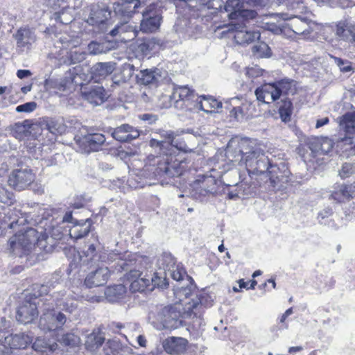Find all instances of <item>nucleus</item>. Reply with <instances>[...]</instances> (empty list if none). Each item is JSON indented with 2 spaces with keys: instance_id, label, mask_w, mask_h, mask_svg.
Listing matches in <instances>:
<instances>
[{
  "instance_id": "9d476101",
  "label": "nucleus",
  "mask_w": 355,
  "mask_h": 355,
  "mask_svg": "<svg viewBox=\"0 0 355 355\" xmlns=\"http://www.w3.org/2000/svg\"><path fill=\"white\" fill-rule=\"evenodd\" d=\"M217 192V181L211 175L199 176L191 184L190 196L199 200Z\"/></svg>"
},
{
  "instance_id": "2eb2a0df",
  "label": "nucleus",
  "mask_w": 355,
  "mask_h": 355,
  "mask_svg": "<svg viewBox=\"0 0 355 355\" xmlns=\"http://www.w3.org/2000/svg\"><path fill=\"white\" fill-rule=\"evenodd\" d=\"M35 180V175L31 168L14 170L9 176L8 184L15 189L21 191L26 189Z\"/></svg>"
},
{
  "instance_id": "09e8293b",
  "label": "nucleus",
  "mask_w": 355,
  "mask_h": 355,
  "mask_svg": "<svg viewBox=\"0 0 355 355\" xmlns=\"http://www.w3.org/2000/svg\"><path fill=\"white\" fill-rule=\"evenodd\" d=\"M148 277L150 278V286H152V288H149V290L152 291L154 287L163 288L166 286L165 279H162V277L154 272L153 267L148 269Z\"/></svg>"
},
{
  "instance_id": "aec40b11",
  "label": "nucleus",
  "mask_w": 355,
  "mask_h": 355,
  "mask_svg": "<svg viewBox=\"0 0 355 355\" xmlns=\"http://www.w3.org/2000/svg\"><path fill=\"white\" fill-rule=\"evenodd\" d=\"M105 141V137L101 133H92L85 135L79 141V146L84 153L98 151Z\"/></svg>"
},
{
  "instance_id": "bb28decb",
  "label": "nucleus",
  "mask_w": 355,
  "mask_h": 355,
  "mask_svg": "<svg viewBox=\"0 0 355 355\" xmlns=\"http://www.w3.org/2000/svg\"><path fill=\"white\" fill-rule=\"evenodd\" d=\"M188 341L182 337H168L163 341L162 345L168 354H178L185 351Z\"/></svg>"
},
{
  "instance_id": "37998d69",
  "label": "nucleus",
  "mask_w": 355,
  "mask_h": 355,
  "mask_svg": "<svg viewBox=\"0 0 355 355\" xmlns=\"http://www.w3.org/2000/svg\"><path fill=\"white\" fill-rule=\"evenodd\" d=\"M80 67L77 66L73 69H69L66 73V76L67 77V82H69V89H71V87L75 85H82V78L81 75L79 74Z\"/></svg>"
},
{
  "instance_id": "338daca9",
  "label": "nucleus",
  "mask_w": 355,
  "mask_h": 355,
  "mask_svg": "<svg viewBox=\"0 0 355 355\" xmlns=\"http://www.w3.org/2000/svg\"><path fill=\"white\" fill-rule=\"evenodd\" d=\"M244 115L243 110L240 106L234 107L230 111V116L237 121L242 120L244 118Z\"/></svg>"
},
{
  "instance_id": "052dcab7",
  "label": "nucleus",
  "mask_w": 355,
  "mask_h": 355,
  "mask_svg": "<svg viewBox=\"0 0 355 355\" xmlns=\"http://www.w3.org/2000/svg\"><path fill=\"white\" fill-rule=\"evenodd\" d=\"M355 171V166L351 163H345L343 164L339 171V175L342 178L349 177Z\"/></svg>"
},
{
  "instance_id": "49530a36",
  "label": "nucleus",
  "mask_w": 355,
  "mask_h": 355,
  "mask_svg": "<svg viewBox=\"0 0 355 355\" xmlns=\"http://www.w3.org/2000/svg\"><path fill=\"white\" fill-rule=\"evenodd\" d=\"M19 238L17 234L12 236L8 242V248L9 253L22 257L24 253V250L21 249V245H19Z\"/></svg>"
},
{
  "instance_id": "8fccbe9b",
  "label": "nucleus",
  "mask_w": 355,
  "mask_h": 355,
  "mask_svg": "<svg viewBox=\"0 0 355 355\" xmlns=\"http://www.w3.org/2000/svg\"><path fill=\"white\" fill-rule=\"evenodd\" d=\"M34 293L35 296L34 299H36V302H40V305L43 307V303H47V299H38L39 297H42L44 295H47L49 292V286L48 285H35L34 288Z\"/></svg>"
},
{
  "instance_id": "39448f33",
  "label": "nucleus",
  "mask_w": 355,
  "mask_h": 355,
  "mask_svg": "<svg viewBox=\"0 0 355 355\" xmlns=\"http://www.w3.org/2000/svg\"><path fill=\"white\" fill-rule=\"evenodd\" d=\"M185 161H178L175 157L166 153L157 161L155 176L161 178H174L183 174L186 170Z\"/></svg>"
},
{
  "instance_id": "4be33fe9",
  "label": "nucleus",
  "mask_w": 355,
  "mask_h": 355,
  "mask_svg": "<svg viewBox=\"0 0 355 355\" xmlns=\"http://www.w3.org/2000/svg\"><path fill=\"white\" fill-rule=\"evenodd\" d=\"M110 275V271L107 266H98L87 275L85 284L89 288L103 286L107 283Z\"/></svg>"
},
{
  "instance_id": "6ab92c4d",
  "label": "nucleus",
  "mask_w": 355,
  "mask_h": 355,
  "mask_svg": "<svg viewBox=\"0 0 355 355\" xmlns=\"http://www.w3.org/2000/svg\"><path fill=\"white\" fill-rule=\"evenodd\" d=\"M230 30L235 32L234 37L239 44H249L260 38V33L258 31H249L242 24H232Z\"/></svg>"
},
{
  "instance_id": "2f4dec72",
  "label": "nucleus",
  "mask_w": 355,
  "mask_h": 355,
  "mask_svg": "<svg viewBox=\"0 0 355 355\" xmlns=\"http://www.w3.org/2000/svg\"><path fill=\"white\" fill-rule=\"evenodd\" d=\"M44 86L46 91L55 94L69 89L66 75L61 78H48L44 81Z\"/></svg>"
},
{
  "instance_id": "c9c22d12",
  "label": "nucleus",
  "mask_w": 355,
  "mask_h": 355,
  "mask_svg": "<svg viewBox=\"0 0 355 355\" xmlns=\"http://www.w3.org/2000/svg\"><path fill=\"white\" fill-rule=\"evenodd\" d=\"M92 220L89 218L85 221H76L74 226L70 230L71 237L75 239H81L87 235L90 231Z\"/></svg>"
},
{
  "instance_id": "6e6552de",
  "label": "nucleus",
  "mask_w": 355,
  "mask_h": 355,
  "mask_svg": "<svg viewBox=\"0 0 355 355\" xmlns=\"http://www.w3.org/2000/svg\"><path fill=\"white\" fill-rule=\"evenodd\" d=\"M173 106L179 110L194 111L196 100L200 97L187 85H174L172 92Z\"/></svg>"
},
{
  "instance_id": "473e14b6",
  "label": "nucleus",
  "mask_w": 355,
  "mask_h": 355,
  "mask_svg": "<svg viewBox=\"0 0 355 355\" xmlns=\"http://www.w3.org/2000/svg\"><path fill=\"white\" fill-rule=\"evenodd\" d=\"M161 77L160 71L158 69L141 70L137 75V83L148 85L156 83Z\"/></svg>"
},
{
  "instance_id": "c756f323",
  "label": "nucleus",
  "mask_w": 355,
  "mask_h": 355,
  "mask_svg": "<svg viewBox=\"0 0 355 355\" xmlns=\"http://www.w3.org/2000/svg\"><path fill=\"white\" fill-rule=\"evenodd\" d=\"M115 68V63L112 62H97L91 68L93 78L103 79L111 74Z\"/></svg>"
},
{
  "instance_id": "dca6fc26",
  "label": "nucleus",
  "mask_w": 355,
  "mask_h": 355,
  "mask_svg": "<svg viewBox=\"0 0 355 355\" xmlns=\"http://www.w3.org/2000/svg\"><path fill=\"white\" fill-rule=\"evenodd\" d=\"M224 9L229 12L228 17L231 19H237L239 17L254 19L257 16L254 10L244 8V0H227Z\"/></svg>"
},
{
  "instance_id": "423d86ee",
  "label": "nucleus",
  "mask_w": 355,
  "mask_h": 355,
  "mask_svg": "<svg viewBox=\"0 0 355 355\" xmlns=\"http://www.w3.org/2000/svg\"><path fill=\"white\" fill-rule=\"evenodd\" d=\"M42 314L39 321V327L44 331H52L62 329L66 323L67 317L60 311H55L51 303H43Z\"/></svg>"
},
{
  "instance_id": "20e7f679",
  "label": "nucleus",
  "mask_w": 355,
  "mask_h": 355,
  "mask_svg": "<svg viewBox=\"0 0 355 355\" xmlns=\"http://www.w3.org/2000/svg\"><path fill=\"white\" fill-rule=\"evenodd\" d=\"M297 92L296 81L290 78H283L270 83H266L255 90L259 101L270 103L278 100L281 96L294 95Z\"/></svg>"
},
{
  "instance_id": "774afa93",
  "label": "nucleus",
  "mask_w": 355,
  "mask_h": 355,
  "mask_svg": "<svg viewBox=\"0 0 355 355\" xmlns=\"http://www.w3.org/2000/svg\"><path fill=\"white\" fill-rule=\"evenodd\" d=\"M318 143H320V138H314L309 144L310 150L314 154H321L320 146Z\"/></svg>"
},
{
  "instance_id": "a18cd8bd",
  "label": "nucleus",
  "mask_w": 355,
  "mask_h": 355,
  "mask_svg": "<svg viewBox=\"0 0 355 355\" xmlns=\"http://www.w3.org/2000/svg\"><path fill=\"white\" fill-rule=\"evenodd\" d=\"M166 275L171 276L174 280L177 282H180L183 280L184 277L188 279V280L191 279V278L188 276L185 272V270L179 265L175 264L171 268H168L165 272Z\"/></svg>"
},
{
  "instance_id": "9b49d317",
  "label": "nucleus",
  "mask_w": 355,
  "mask_h": 355,
  "mask_svg": "<svg viewBox=\"0 0 355 355\" xmlns=\"http://www.w3.org/2000/svg\"><path fill=\"white\" fill-rule=\"evenodd\" d=\"M32 341V337L24 333L11 334L0 339V355H13L14 349H25Z\"/></svg>"
},
{
  "instance_id": "58836bf2",
  "label": "nucleus",
  "mask_w": 355,
  "mask_h": 355,
  "mask_svg": "<svg viewBox=\"0 0 355 355\" xmlns=\"http://www.w3.org/2000/svg\"><path fill=\"white\" fill-rule=\"evenodd\" d=\"M33 349L37 352H45L47 351L53 352L58 348V344L55 342H50L42 338H37L33 343Z\"/></svg>"
},
{
  "instance_id": "864d4df0",
  "label": "nucleus",
  "mask_w": 355,
  "mask_h": 355,
  "mask_svg": "<svg viewBox=\"0 0 355 355\" xmlns=\"http://www.w3.org/2000/svg\"><path fill=\"white\" fill-rule=\"evenodd\" d=\"M48 131L53 135L62 134L65 130V127L60 123L55 121H50L46 124Z\"/></svg>"
},
{
  "instance_id": "79ce46f5",
  "label": "nucleus",
  "mask_w": 355,
  "mask_h": 355,
  "mask_svg": "<svg viewBox=\"0 0 355 355\" xmlns=\"http://www.w3.org/2000/svg\"><path fill=\"white\" fill-rule=\"evenodd\" d=\"M121 34L125 36L122 38L124 40H132L137 36L138 31L136 29V26L129 24L128 21L124 20L123 22L119 24Z\"/></svg>"
},
{
  "instance_id": "72a5a7b5",
  "label": "nucleus",
  "mask_w": 355,
  "mask_h": 355,
  "mask_svg": "<svg viewBox=\"0 0 355 355\" xmlns=\"http://www.w3.org/2000/svg\"><path fill=\"white\" fill-rule=\"evenodd\" d=\"M162 44V41L157 37L148 38L137 45L136 51L141 53L142 56L147 55L150 51L156 50L157 47H160Z\"/></svg>"
},
{
  "instance_id": "f257e3e1",
  "label": "nucleus",
  "mask_w": 355,
  "mask_h": 355,
  "mask_svg": "<svg viewBox=\"0 0 355 355\" xmlns=\"http://www.w3.org/2000/svg\"><path fill=\"white\" fill-rule=\"evenodd\" d=\"M193 285L182 286L175 291L180 302L161 308L152 324L157 330H174L186 325L184 319L200 320L202 304L200 298L192 295Z\"/></svg>"
},
{
  "instance_id": "0eeeda50",
  "label": "nucleus",
  "mask_w": 355,
  "mask_h": 355,
  "mask_svg": "<svg viewBox=\"0 0 355 355\" xmlns=\"http://www.w3.org/2000/svg\"><path fill=\"white\" fill-rule=\"evenodd\" d=\"M265 173L268 177V187L272 190L286 189L291 180V173L284 162L273 164L270 162Z\"/></svg>"
},
{
  "instance_id": "ddd939ff",
  "label": "nucleus",
  "mask_w": 355,
  "mask_h": 355,
  "mask_svg": "<svg viewBox=\"0 0 355 355\" xmlns=\"http://www.w3.org/2000/svg\"><path fill=\"white\" fill-rule=\"evenodd\" d=\"M19 238V245H21V249L24 250V253H28L35 245L40 249L46 250L45 245L46 236L39 234L38 232L33 229L29 228L24 233L17 234Z\"/></svg>"
},
{
  "instance_id": "6e6d98bb",
  "label": "nucleus",
  "mask_w": 355,
  "mask_h": 355,
  "mask_svg": "<svg viewBox=\"0 0 355 355\" xmlns=\"http://www.w3.org/2000/svg\"><path fill=\"white\" fill-rule=\"evenodd\" d=\"M104 337L95 334H92L88 337L87 345H89V343H92L91 348L92 349H95L100 347L104 343Z\"/></svg>"
},
{
  "instance_id": "5fc2aeb1",
  "label": "nucleus",
  "mask_w": 355,
  "mask_h": 355,
  "mask_svg": "<svg viewBox=\"0 0 355 355\" xmlns=\"http://www.w3.org/2000/svg\"><path fill=\"white\" fill-rule=\"evenodd\" d=\"M13 194L3 184H0V202L3 204L12 203Z\"/></svg>"
},
{
  "instance_id": "b1692460",
  "label": "nucleus",
  "mask_w": 355,
  "mask_h": 355,
  "mask_svg": "<svg viewBox=\"0 0 355 355\" xmlns=\"http://www.w3.org/2000/svg\"><path fill=\"white\" fill-rule=\"evenodd\" d=\"M143 19L141 21L140 29L144 33H151L157 30L160 25V17L155 12L142 10Z\"/></svg>"
},
{
  "instance_id": "5701e85b",
  "label": "nucleus",
  "mask_w": 355,
  "mask_h": 355,
  "mask_svg": "<svg viewBox=\"0 0 355 355\" xmlns=\"http://www.w3.org/2000/svg\"><path fill=\"white\" fill-rule=\"evenodd\" d=\"M112 137L121 142H128L139 137V132L133 126L123 124L114 128L111 133Z\"/></svg>"
},
{
  "instance_id": "f03ea898",
  "label": "nucleus",
  "mask_w": 355,
  "mask_h": 355,
  "mask_svg": "<svg viewBox=\"0 0 355 355\" xmlns=\"http://www.w3.org/2000/svg\"><path fill=\"white\" fill-rule=\"evenodd\" d=\"M233 143L234 141L229 143L226 150L227 157L232 162L245 166L250 175L265 174L270 161L259 144L245 138L241 139L233 149Z\"/></svg>"
},
{
  "instance_id": "a211bd4d",
  "label": "nucleus",
  "mask_w": 355,
  "mask_h": 355,
  "mask_svg": "<svg viewBox=\"0 0 355 355\" xmlns=\"http://www.w3.org/2000/svg\"><path fill=\"white\" fill-rule=\"evenodd\" d=\"M143 6L139 0H119L114 3V12L123 20L130 19L135 12H139Z\"/></svg>"
},
{
  "instance_id": "393cba45",
  "label": "nucleus",
  "mask_w": 355,
  "mask_h": 355,
  "mask_svg": "<svg viewBox=\"0 0 355 355\" xmlns=\"http://www.w3.org/2000/svg\"><path fill=\"white\" fill-rule=\"evenodd\" d=\"M336 35L341 40L349 43L355 42V24L348 21H340L337 23L335 30Z\"/></svg>"
},
{
  "instance_id": "13d9d810",
  "label": "nucleus",
  "mask_w": 355,
  "mask_h": 355,
  "mask_svg": "<svg viewBox=\"0 0 355 355\" xmlns=\"http://www.w3.org/2000/svg\"><path fill=\"white\" fill-rule=\"evenodd\" d=\"M78 340V337L73 334H66L63 335L61 340H58V341L65 346H74L77 344Z\"/></svg>"
},
{
  "instance_id": "bf43d9fd",
  "label": "nucleus",
  "mask_w": 355,
  "mask_h": 355,
  "mask_svg": "<svg viewBox=\"0 0 355 355\" xmlns=\"http://www.w3.org/2000/svg\"><path fill=\"white\" fill-rule=\"evenodd\" d=\"M318 144L320 146L321 154L328 153L331 150L334 146L333 141L328 137L320 138V143Z\"/></svg>"
},
{
  "instance_id": "0e129e2a",
  "label": "nucleus",
  "mask_w": 355,
  "mask_h": 355,
  "mask_svg": "<svg viewBox=\"0 0 355 355\" xmlns=\"http://www.w3.org/2000/svg\"><path fill=\"white\" fill-rule=\"evenodd\" d=\"M37 107V103L34 101L28 102L24 104L18 105L16 107L17 112H31Z\"/></svg>"
},
{
  "instance_id": "a878e982",
  "label": "nucleus",
  "mask_w": 355,
  "mask_h": 355,
  "mask_svg": "<svg viewBox=\"0 0 355 355\" xmlns=\"http://www.w3.org/2000/svg\"><path fill=\"white\" fill-rule=\"evenodd\" d=\"M56 308L72 313L76 308L75 297L71 291H61L55 296Z\"/></svg>"
},
{
  "instance_id": "f3484780",
  "label": "nucleus",
  "mask_w": 355,
  "mask_h": 355,
  "mask_svg": "<svg viewBox=\"0 0 355 355\" xmlns=\"http://www.w3.org/2000/svg\"><path fill=\"white\" fill-rule=\"evenodd\" d=\"M16 41L17 49L23 51L24 49H30L37 40V35L33 28L27 26H21L12 35Z\"/></svg>"
},
{
  "instance_id": "c85d7f7f",
  "label": "nucleus",
  "mask_w": 355,
  "mask_h": 355,
  "mask_svg": "<svg viewBox=\"0 0 355 355\" xmlns=\"http://www.w3.org/2000/svg\"><path fill=\"white\" fill-rule=\"evenodd\" d=\"M200 98L196 100L194 110H200L206 113H211L209 109H219L222 107V103L211 96H198Z\"/></svg>"
},
{
  "instance_id": "4d7b16f0",
  "label": "nucleus",
  "mask_w": 355,
  "mask_h": 355,
  "mask_svg": "<svg viewBox=\"0 0 355 355\" xmlns=\"http://www.w3.org/2000/svg\"><path fill=\"white\" fill-rule=\"evenodd\" d=\"M334 60L335 64L339 67L340 71L343 73H347L352 70L351 63L347 60H344L340 58L331 57Z\"/></svg>"
},
{
  "instance_id": "4c0bfd02",
  "label": "nucleus",
  "mask_w": 355,
  "mask_h": 355,
  "mask_svg": "<svg viewBox=\"0 0 355 355\" xmlns=\"http://www.w3.org/2000/svg\"><path fill=\"white\" fill-rule=\"evenodd\" d=\"M340 130L347 134L355 133V112H347L340 118Z\"/></svg>"
},
{
  "instance_id": "e433bc0d",
  "label": "nucleus",
  "mask_w": 355,
  "mask_h": 355,
  "mask_svg": "<svg viewBox=\"0 0 355 355\" xmlns=\"http://www.w3.org/2000/svg\"><path fill=\"white\" fill-rule=\"evenodd\" d=\"M113 48L112 43L107 41H92L87 45V51L89 55H98L106 54Z\"/></svg>"
},
{
  "instance_id": "1a4fd4ad",
  "label": "nucleus",
  "mask_w": 355,
  "mask_h": 355,
  "mask_svg": "<svg viewBox=\"0 0 355 355\" xmlns=\"http://www.w3.org/2000/svg\"><path fill=\"white\" fill-rule=\"evenodd\" d=\"M271 15L277 18L278 22H279L280 19L282 21H289V22L285 24H279L281 27L268 28V29L275 33H282L287 27L297 35H307L311 32V29L307 21L302 18L296 16L292 17L286 13H272Z\"/></svg>"
},
{
  "instance_id": "f8f14e48",
  "label": "nucleus",
  "mask_w": 355,
  "mask_h": 355,
  "mask_svg": "<svg viewBox=\"0 0 355 355\" xmlns=\"http://www.w3.org/2000/svg\"><path fill=\"white\" fill-rule=\"evenodd\" d=\"M111 12L104 4L92 5L86 22L98 28L97 33L106 31V21L110 17Z\"/></svg>"
},
{
  "instance_id": "7ed1b4c3",
  "label": "nucleus",
  "mask_w": 355,
  "mask_h": 355,
  "mask_svg": "<svg viewBox=\"0 0 355 355\" xmlns=\"http://www.w3.org/2000/svg\"><path fill=\"white\" fill-rule=\"evenodd\" d=\"M125 259H119L115 266L118 272H127L125 276L130 282V289L132 292H143L150 288V278L148 277V269L152 268V263L148 257H143L135 254H128Z\"/></svg>"
},
{
  "instance_id": "3c124183",
  "label": "nucleus",
  "mask_w": 355,
  "mask_h": 355,
  "mask_svg": "<svg viewBox=\"0 0 355 355\" xmlns=\"http://www.w3.org/2000/svg\"><path fill=\"white\" fill-rule=\"evenodd\" d=\"M121 345L116 340H108L105 343L104 350L105 355H118Z\"/></svg>"
},
{
  "instance_id": "603ef678",
  "label": "nucleus",
  "mask_w": 355,
  "mask_h": 355,
  "mask_svg": "<svg viewBox=\"0 0 355 355\" xmlns=\"http://www.w3.org/2000/svg\"><path fill=\"white\" fill-rule=\"evenodd\" d=\"M159 264L163 267L164 272H166L168 268H171L176 263L174 257L171 254L164 253L159 259Z\"/></svg>"
},
{
  "instance_id": "a19ab883",
  "label": "nucleus",
  "mask_w": 355,
  "mask_h": 355,
  "mask_svg": "<svg viewBox=\"0 0 355 355\" xmlns=\"http://www.w3.org/2000/svg\"><path fill=\"white\" fill-rule=\"evenodd\" d=\"M125 292L126 288L123 284H117L107 287L105 291V295L110 301H115L121 298Z\"/></svg>"
},
{
  "instance_id": "e2e57ef3",
  "label": "nucleus",
  "mask_w": 355,
  "mask_h": 355,
  "mask_svg": "<svg viewBox=\"0 0 355 355\" xmlns=\"http://www.w3.org/2000/svg\"><path fill=\"white\" fill-rule=\"evenodd\" d=\"M160 137L162 138L161 140H164L165 145L167 147H172L174 146L173 140L175 137V135L173 131H164L163 130L160 133Z\"/></svg>"
},
{
  "instance_id": "f704fd0d",
  "label": "nucleus",
  "mask_w": 355,
  "mask_h": 355,
  "mask_svg": "<svg viewBox=\"0 0 355 355\" xmlns=\"http://www.w3.org/2000/svg\"><path fill=\"white\" fill-rule=\"evenodd\" d=\"M83 94L86 101L94 105H101L105 100V89L103 87H95L89 91L84 92Z\"/></svg>"
},
{
  "instance_id": "c03bdc74",
  "label": "nucleus",
  "mask_w": 355,
  "mask_h": 355,
  "mask_svg": "<svg viewBox=\"0 0 355 355\" xmlns=\"http://www.w3.org/2000/svg\"><path fill=\"white\" fill-rule=\"evenodd\" d=\"M85 257H80V260L84 264H96L101 256L96 253V248L93 244L89 245L87 250L84 252Z\"/></svg>"
},
{
  "instance_id": "4468645a",
  "label": "nucleus",
  "mask_w": 355,
  "mask_h": 355,
  "mask_svg": "<svg viewBox=\"0 0 355 355\" xmlns=\"http://www.w3.org/2000/svg\"><path fill=\"white\" fill-rule=\"evenodd\" d=\"M38 307L42 310L40 302L36 299L26 300L18 307L16 318L21 324H29L33 322L38 316Z\"/></svg>"
},
{
  "instance_id": "680f3d73",
  "label": "nucleus",
  "mask_w": 355,
  "mask_h": 355,
  "mask_svg": "<svg viewBox=\"0 0 355 355\" xmlns=\"http://www.w3.org/2000/svg\"><path fill=\"white\" fill-rule=\"evenodd\" d=\"M173 98L170 95L162 94L159 98V105L162 108H168L173 106Z\"/></svg>"
},
{
  "instance_id": "cd10ccee",
  "label": "nucleus",
  "mask_w": 355,
  "mask_h": 355,
  "mask_svg": "<svg viewBox=\"0 0 355 355\" xmlns=\"http://www.w3.org/2000/svg\"><path fill=\"white\" fill-rule=\"evenodd\" d=\"M6 230L15 229L17 226L24 225L27 222L26 218L19 209L16 208L8 209L3 212Z\"/></svg>"
},
{
  "instance_id": "7c9ffc66",
  "label": "nucleus",
  "mask_w": 355,
  "mask_h": 355,
  "mask_svg": "<svg viewBox=\"0 0 355 355\" xmlns=\"http://www.w3.org/2000/svg\"><path fill=\"white\" fill-rule=\"evenodd\" d=\"M355 197V185H340L338 189L332 192L331 198L338 202H343Z\"/></svg>"
},
{
  "instance_id": "412c9836",
  "label": "nucleus",
  "mask_w": 355,
  "mask_h": 355,
  "mask_svg": "<svg viewBox=\"0 0 355 355\" xmlns=\"http://www.w3.org/2000/svg\"><path fill=\"white\" fill-rule=\"evenodd\" d=\"M42 128L38 123H33L28 127L24 124H15L13 130H12V136L19 140L28 141L31 137L33 138L34 141L37 137V135H41Z\"/></svg>"
},
{
  "instance_id": "ea45409f",
  "label": "nucleus",
  "mask_w": 355,
  "mask_h": 355,
  "mask_svg": "<svg viewBox=\"0 0 355 355\" xmlns=\"http://www.w3.org/2000/svg\"><path fill=\"white\" fill-rule=\"evenodd\" d=\"M293 112V104L288 98H282L279 103V114L281 119L284 121H289Z\"/></svg>"
},
{
  "instance_id": "69168bd1",
  "label": "nucleus",
  "mask_w": 355,
  "mask_h": 355,
  "mask_svg": "<svg viewBox=\"0 0 355 355\" xmlns=\"http://www.w3.org/2000/svg\"><path fill=\"white\" fill-rule=\"evenodd\" d=\"M340 141L343 142L345 146H349V147L345 148V150H349L351 155H355V144L352 137H345V138H342Z\"/></svg>"
},
{
  "instance_id": "de8ad7c7",
  "label": "nucleus",
  "mask_w": 355,
  "mask_h": 355,
  "mask_svg": "<svg viewBox=\"0 0 355 355\" xmlns=\"http://www.w3.org/2000/svg\"><path fill=\"white\" fill-rule=\"evenodd\" d=\"M253 55L258 58L268 57L270 54V49L268 45L263 42H259L252 48Z\"/></svg>"
}]
</instances>
